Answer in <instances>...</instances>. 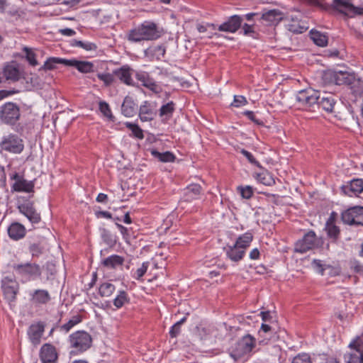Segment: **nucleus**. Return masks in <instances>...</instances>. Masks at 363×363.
Instances as JSON below:
<instances>
[{"mask_svg": "<svg viewBox=\"0 0 363 363\" xmlns=\"http://www.w3.org/2000/svg\"><path fill=\"white\" fill-rule=\"evenodd\" d=\"M326 79L336 85H345L357 95L363 92V81L357 77L354 72L347 71H328L325 74Z\"/></svg>", "mask_w": 363, "mask_h": 363, "instance_id": "f257e3e1", "label": "nucleus"}, {"mask_svg": "<svg viewBox=\"0 0 363 363\" xmlns=\"http://www.w3.org/2000/svg\"><path fill=\"white\" fill-rule=\"evenodd\" d=\"M162 35V31L152 21H145L138 27L130 30L126 38L131 43H140L144 40H155Z\"/></svg>", "mask_w": 363, "mask_h": 363, "instance_id": "f03ea898", "label": "nucleus"}, {"mask_svg": "<svg viewBox=\"0 0 363 363\" xmlns=\"http://www.w3.org/2000/svg\"><path fill=\"white\" fill-rule=\"evenodd\" d=\"M311 4L318 6L323 10H328L333 7L340 13L350 18L356 16H363V8L354 6L348 0H333L331 6L326 2V0H308Z\"/></svg>", "mask_w": 363, "mask_h": 363, "instance_id": "7ed1b4c3", "label": "nucleus"}, {"mask_svg": "<svg viewBox=\"0 0 363 363\" xmlns=\"http://www.w3.org/2000/svg\"><path fill=\"white\" fill-rule=\"evenodd\" d=\"M13 270L21 279L22 281H29L40 278L42 274L40 266L31 262L14 264Z\"/></svg>", "mask_w": 363, "mask_h": 363, "instance_id": "20e7f679", "label": "nucleus"}, {"mask_svg": "<svg viewBox=\"0 0 363 363\" xmlns=\"http://www.w3.org/2000/svg\"><path fill=\"white\" fill-rule=\"evenodd\" d=\"M323 245L322 238H318L315 233L311 230L298 240L294 245V252L303 254L310 250L320 248Z\"/></svg>", "mask_w": 363, "mask_h": 363, "instance_id": "39448f33", "label": "nucleus"}, {"mask_svg": "<svg viewBox=\"0 0 363 363\" xmlns=\"http://www.w3.org/2000/svg\"><path fill=\"white\" fill-rule=\"evenodd\" d=\"M21 111L18 104L6 102L0 106V122L4 125L14 126L21 119Z\"/></svg>", "mask_w": 363, "mask_h": 363, "instance_id": "423d86ee", "label": "nucleus"}, {"mask_svg": "<svg viewBox=\"0 0 363 363\" xmlns=\"http://www.w3.org/2000/svg\"><path fill=\"white\" fill-rule=\"evenodd\" d=\"M70 347L74 349L70 354L82 353L89 349L92 344V337L90 334L84 330H78L69 337Z\"/></svg>", "mask_w": 363, "mask_h": 363, "instance_id": "0eeeda50", "label": "nucleus"}, {"mask_svg": "<svg viewBox=\"0 0 363 363\" xmlns=\"http://www.w3.org/2000/svg\"><path fill=\"white\" fill-rule=\"evenodd\" d=\"M255 346V339L250 335L244 336L230 350V356L238 361L248 354Z\"/></svg>", "mask_w": 363, "mask_h": 363, "instance_id": "6e6552de", "label": "nucleus"}, {"mask_svg": "<svg viewBox=\"0 0 363 363\" xmlns=\"http://www.w3.org/2000/svg\"><path fill=\"white\" fill-rule=\"evenodd\" d=\"M1 289L4 299H6L9 304L16 301V296L19 293L20 284L14 277H4L1 281Z\"/></svg>", "mask_w": 363, "mask_h": 363, "instance_id": "1a4fd4ad", "label": "nucleus"}, {"mask_svg": "<svg viewBox=\"0 0 363 363\" xmlns=\"http://www.w3.org/2000/svg\"><path fill=\"white\" fill-rule=\"evenodd\" d=\"M318 99H320V93L312 89L301 90L296 95V101L304 108L314 111Z\"/></svg>", "mask_w": 363, "mask_h": 363, "instance_id": "9d476101", "label": "nucleus"}, {"mask_svg": "<svg viewBox=\"0 0 363 363\" xmlns=\"http://www.w3.org/2000/svg\"><path fill=\"white\" fill-rule=\"evenodd\" d=\"M342 221L349 225L363 226V206H354L341 213Z\"/></svg>", "mask_w": 363, "mask_h": 363, "instance_id": "9b49d317", "label": "nucleus"}, {"mask_svg": "<svg viewBox=\"0 0 363 363\" xmlns=\"http://www.w3.org/2000/svg\"><path fill=\"white\" fill-rule=\"evenodd\" d=\"M10 179L13 180L11 190L16 192L33 193L35 182L25 179L23 174L14 172L10 174Z\"/></svg>", "mask_w": 363, "mask_h": 363, "instance_id": "f8f14e48", "label": "nucleus"}, {"mask_svg": "<svg viewBox=\"0 0 363 363\" xmlns=\"http://www.w3.org/2000/svg\"><path fill=\"white\" fill-rule=\"evenodd\" d=\"M0 147L2 150L14 153H21L24 148L23 140L18 135L14 134H9L4 136L0 143Z\"/></svg>", "mask_w": 363, "mask_h": 363, "instance_id": "ddd939ff", "label": "nucleus"}, {"mask_svg": "<svg viewBox=\"0 0 363 363\" xmlns=\"http://www.w3.org/2000/svg\"><path fill=\"white\" fill-rule=\"evenodd\" d=\"M351 352L347 363H363V335L356 337L349 345Z\"/></svg>", "mask_w": 363, "mask_h": 363, "instance_id": "4468645a", "label": "nucleus"}, {"mask_svg": "<svg viewBox=\"0 0 363 363\" xmlns=\"http://www.w3.org/2000/svg\"><path fill=\"white\" fill-rule=\"evenodd\" d=\"M39 357L42 363H57L58 360L57 349L50 343L43 345L40 350Z\"/></svg>", "mask_w": 363, "mask_h": 363, "instance_id": "2eb2a0df", "label": "nucleus"}, {"mask_svg": "<svg viewBox=\"0 0 363 363\" xmlns=\"http://www.w3.org/2000/svg\"><path fill=\"white\" fill-rule=\"evenodd\" d=\"M156 103L145 101L140 105L138 111V116L141 121H152L157 114Z\"/></svg>", "mask_w": 363, "mask_h": 363, "instance_id": "dca6fc26", "label": "nucleus"}, {"mask_svg": "<svg viewBox=\"0 0 363 363\" xmlns=\"http://www.w3.org/2000/svg\"><path fill=\"white\" fill-rule=\"evenodd\" d=\"M18 208L19 209V211L23 214L31 223L36 224L40 221V214L37 212L33 202L26 201L20 204Z\"/></svg>", "mask_w": 363, "mask_h": 363, "instance_id": "f3484780", "label": "nucleus"}, {"mask_svg": "<svg viewBox=\"0 0 363 363\" xmlns=\"http://www.w3.org/2000/svg\"><path fill=\"white\" fill-rule=\"evenodd\" d=\"M243 18L238 15H233L228 18L226 21L218 27L221 32L235 33L242 26Z\"/></svg>", "mask_w": 363, "mask_h": 363, "instance_id": "a211bd4d", "label": "nucleus"}, {"mask_svg": "<svg viewBox=\"0 0 363 363\" xmlns=\"http://www.w3.org/2000/svg\"><path fill=\"white\" fill-rule=\"evenodd\" d=\"M341 191L347 196H357L363 191V179H353L347 184L341 186Z\"/></svg>", "mask_w": 363, "mask_h": 363, "instance_id": "6ab92c4d", "label": "nucleus"}, {"mask_svg": "<svg viewBox=\"0 0 363 363\" xmlns=\"http://www.w3.org/2000/svg\"><path fill=\"white\" fill-rule=\"evenodd\" d=\"M336 98V96L331 93H324L322 96L320 95L316 108H321L328 113H332L337 101Z\"/></svg>", "mask_w": 363, "mask_h": 363, "instance_id": "aec40b11", "label": "nucleus"}, {"mask_svg": "<svg viewBox=\"0 0 363 363\" xmlns=\"http://www.w3.org/2000/svg\"><path fill=\"white\" fill-rule=\"evenodd\" d=\"M44 330L45 324L43 322L32 324L29 327L28 330V335L32 344L34 345L40 344Z\"/></svg>", "mask_w": 363, "mask_h": 363, "instance_id": "412c9836", "label": "nucleus"}, {"mask_svg": "<svg viewBox=\"0 0 363 363\" xmlns=\"http://www.w3.org/2000/svg\"><path fill=\"white\" fill-rule=\"evenodd\" d=\"M133 69L128 65H123L120 68L114 69V78L116 77L122 83L132 86L133 85V80L132 78Z\"/></svg>", "mask_w": 363, "mask_h": 363, "instance_id": "4be33fe9", "label": "nucleus"}, {"mask_svg": "<svg viewBox=\"0 0 363 363\" xmlns=\"http://www.w3.org/2000/svg\"><path fill=\"white\" fill-rule=\"evenodd\" d=\"M334 213L330 216L325 223V230L328 238L333 243H337L340 236V227L335 224V218L333 217Z\"/></svg>", "mask_w": 363, "mask_h": 363, "instance_id": "5701e85b", "label": "nucleus"}, {"mask_svg": "<svg viewBox=\"0 0 363 363\" xmlns=\"http://www.w3.org/2000/svg\"><path fill=\"white\" fill-rule=\"evenodd\" d=\"M50 300L49 291L45 289H35L30 294V301L35 306L46 305Z\"/></svg>", "mask_w": 363, "mask_h": 363, "instance_id": "b1692460", "label": "nucleus"}, {"mask_svg": "<svg viewBox=\"0 0 363 363\" xmlns=\"http://www.w3.org/2000/svg\"><path fill=\"white\" fill-rule=\"evenodd\" d=\"M65 66L75 67L82 73H91L94 71V65L88 61H80L76 59L67 60Z\"/></svg>", "mask_w": 363, "mask_h": 363, "instance_id": "393cba45", "label": "nucleus"}, {"mask_svg": "<svg viewBox=\"0 0 363 363\" xmlns=\"http://www.w3.org/2000/svg\"><path fill=\"white\" fill-rule=\"evenodd\" d=\"M9 237L15 241L23 239L26 234V229L18 222L12 223L7 229Z\"/></svg>", "mask_w": 363, "mask_h": 363, "instance_id": "a878e982", "label": "nucleus"}, {"mask_svg": "<svg viewBox=\"0 0 363 363\" xmlns=\"http://www.w3.org/2000/svg\"><path fill=\"white\" fill-rule=\"evenodd\" d=\"M202 187L200 184H189L184 189V201L186 202H191L194 200L199 199Z\"/></svg>", "mask_w": 363, "mask_h": 363, "instance_id": "bb28decb", "label": "nucleus"}, {"mask_svg": "<svg viewBox=\"0 0 363 363\" xmlns=\"http://www.w3.org/2000/svg\"><path fill=\"white\" fill-rule=\"evenodd\" d=\"M138 110V106L131 96H126L121 105V113L125 117L134 116Z\"/></svg>", "mask_w": 363, "mask_h": 363, "instance_id": "cd10ccee", "label": "nucleus"}, {"mask_svg": "<svg viewBox=\"0 0 363 363\" xmlns=\"http://www.w3.org/2000/svg\"><path fill=\"white\" fill-rule=\"evenodd\" d=\"M4 77L8 81L17 82L20 79V72L16 64H7L3 69Z\"/></svg>", "mask_w": 363, "mask_h": 363, "instance_id": "c85d7f7f", "label": "nucleus"}, {"mask_svg": "<svg viewBox=\"0 0 363 363\" xmlns=\"http://www.w3.org/2000/svg\"><path fill=\"white\" fill-rule=\"evenodd\" d=\"M138 80L142 82L143 86L149 89L150 90L157 93L159 91V86L156 82L150 77L149 74L146 72L136 74Z\"/></svg>", "mask_w": 363, "mask_h": 363, "instance_id": "c756f323", "label": "nucleus"}, {"mask_svg": "<svg viewBox=\"0 0 363 363\" xmlns=\"http://www.w3.org/2000/svg\"><path fill=\"white\" fill-rule=\"evenodd\" d=\"M166 48L163 45L151 46L145 50V55L152 60H160L165 55Z\"/></svg>", "mask_w": 363, "mask_h": 363, "instance_id": "7c9ffc66", "label": "nucleus"}, {"mask_svg": "<svg viewBox=\"0 0 363 363\" xmlns=\"http://www.w3.org/2000/svg\"><path fill=\"white\" fill-rule=\"evenodd\" d=\"M245 254L244 250L237 247L235 244L233 246H228L226 248L227 257L233 262H239L241 260Z\"/></svg>", "mask_w": 363, "mask_h": 363, "instance_id": "2f4dec72", "label": "nucleus"}, {"mask_svg": "<svg viewBox=\"0 0 363 363\" xmlns=\"http://www.w3.org/2000/svg\"><path fill=\"white\" fill-rule=\"evenodd\" d=\"M175 103L169 101L165 104H163L159 110V116L162 118V121H169L173 115L175 111Z\"/></svg>", "mask_w": 363, "mask_h": 363, "instance_id": "473e14b6", "label": "nucleus"}, {"mask_svg": "<svg viewBox=\"0 0 363 363\" xmlns=\"http://www.w3.org/2000/svg\"><path fill=\"white\" fill-rule=\"evenodd\" d=\"M124 258L117 255H111L102 261V264L108 269H115L123 264Z\"/></svg>", "mask_w": 363, "mask_h": 363, "instance_id": "72a5a7b5", "label": "nucleus"}, {"mask_svg": "<svg viewBox=\"0 0 363 363\" xmlns=\"http://www.w3.org/2000/svg\"><path fill=\"white\" fill-rule=\"evenodd\" d=\"M262 18L270 23H274L282 20L283 13L278 9L269 10L262 14Z\"/></svg>", "mask_w": 363, "mask_h": 363, "instance_id": "f704fd0d", "label": "nucleus"}, {"mask_svg": "<svg viewBox=\"0 0 363 363\" xmlns=\"http://www.w3.org/2000/svg\"><path fill=\"white\" fill-rule=\"evenodd\" d=\"M150 152L154 157L158 159L162 162H172L176 160L175 155L169 151L160 152L156 149H152Z\"/></svg>", "mask_w": 363, "mask_h": 363, "instance_id": "c9c22d12", "label": "nucleus"}, {"mask_svg": "<svg viewBox=\"0 0 363 363\" xmlns=\"http://www.w3.org/2000/svg\"><path fill=\"white\" fill-rule=\"evenodd\" d=\"M28 251L33 259L38 258L44 253L45 247L40 241L30 242Z\"/></svg>", "mask_w": 363, "mask_h": 363, "instance_id": "e433bc0d", "label": "nucleus"}, {"mask_svg": "<svg viewBox=\"0 0 363 363\" xmlns=\"http://www.w3.org/2000/svg\"><path fill=\"white\" fill-rule=\"evenodd\" d=\"M253 240V235L251 232H246L242 235L239 236L235 243L237 247L242 250H245L248 247Z\"/></svg>", "mask_w": 363, "mask_h": 363, "instance_id": "4c0bfd02", "label": "nucleus"}, {"mask_svg": "<svg viewBox=\"0 0 363 363\" xmlns=\"http://www.w3.org/2000/svg\"><path fill=\"white\" fill-rule=\"evenodd\" d=\"M310 36L313 43L320 47H324L328 44V36L317 30H311Z\"/></svg>", "mask_w": 363, "mask_h": 363, "instance_id": "58836bf2", "label": "nucleus"}, {"mask_svg": "<svg viewBox=\"0 0 363 363\" xmlns=\"http://www.w3.org/2000/svg\"><path fill=\"white\" fill-rule=\"evenodd\" d=\"M262 169V171L261 172L256 174V179L260 183L267 186H271L274 184L275 183V181L272 175L267 170H264L263 168Z\"/></svg>", "mask_w": 363, "mask_h": 363, "instance_id": "ea45409f", "label": "nucleus"}, {"mask_svg": "<svg viewBox=\"0 0 363 363\" xmlns=\"http://www.w3.org/2000/svg\"><path fill=\"white\" fill-rule=\"evenodd\" d=\"M130 302V298L126 291L121 290L118 291V295L113 299V303L117 308H122L126 303Z\"/></svg>", "mask_w": 363, "mask_h": 363, "instance_id": "a19ab883", "label": "nucleus"}, {"mask_svg": "<svg viewBox=\"0 0 363 363\" xmlns=\"http://www.w3.org/2000/svg\"><path fill=\"white\" fill-rule=\"evenodd\" d=\"M66 61L67 59L59 57H50L45 62L43 66L40 67V70H52L56 68V64H62L65 65Z\"/></svg>", "mask_w": 363, "mask_h": 363, "instance_id": "79ce46f5", "label": "nucleus"}, {"mask_svg": "<svg viewBox=\"0 0 363 363\" xmlns=\"http://www.w3.org/2000/svg\"><path fill=\"white\" fill-rule=\"evenodd\" d=\"M116 290V287L113 284L108 282H105L101 284L99 293L101 296L109 297L111 296Z\"/></svg>", "mask_w": 363, "mask_h": 363, "instance_id": "37998d69", "label": "nucleus"}, {"mask_svg": "<svg viewBox=\"0 0 363 363\" xmlns=\"http://www.w3.org/2000/svg\"><path fill=\"white\" fill-rule=\"evenodd\" d=\"M71 45L75 47H79L86 51L96 50L97 46L95 43L91 42H84L82 40H72Z\"/></svg>", "mask_w": 363, "mask_h": 363, "instance_id": "c03bdc74", "label": "nucleus"}, {"mask_svg": "<svg viewBox=\"0 0 363 363\" xmlns=\"http://www.w3.org/2000/svg\"><path fill=\"white\" fill-rule=\"evenodd\" d=\"M126 128H128L130 130H131L132 134L134 137L138 139H143L144 134L143 130L139 127V125L136 123H133L130 122H126L125 123Z\"/></svg>", "mask_w": 363, "mask_h": 363, "instance_id": "a18cd8bd", "label": "nucleus"}, {"mask_svg": "<svg viewBox=\"0 0 363 363\" xmlns=\"http://www.w3.org/2000/svg\"><path fill=\"white\" fill-rule=\"evenodd\" d=\"M82 321V317L79 315H74L67 323L60 326V330L65 333L69 332L74 325Z\"/></svg>", "mask_w": 363, "mask_h": 363, "instance_id": "49530a36", "label": "nucleus"}, {"mask_svg": "<svg viewBox=\"0 0 363 363\" xmlns=\"http://www.w3.org/2000/svg\"><path fill=\"white\" fill-rule=\"evenodd\" d=\"M289 30L294 33H302L307 30L305 26H301L299 23L292 18V23L288 25Z\"/></svg>", "mask_w": 363, "mask_h": 363, "instance_id": "de8ad7c7", "label": "nucleus"}, {"mask_svg": "<svg viewBox=\"0 0 363 363\" xmlns=\"http://www.w3.org/2000/svg\"><path fill=\"white\" fill-rule=\"evenodd\" d=\"M99 110L103 113V115L113 121L114 117L112 115L111 110L108 104L104 101H101L99 104Z\"/></svg>", "mask_w": 363, "mask_h": 363, "instance_id": "09e8293b", "label": "nucleus"}, {"mask_svg": "<svg viewBox=\"0 0 363 363\" xmlns=\"http://www.w3.org/2000/svg\"><path fill=\"white\" fill-rule=\"evenodd\" d=\"M97 77L104 83L106 86H110L114 82L113 72L110 73H98Z\"/></svg>", "mask_w": 363, "mask_h": 363, "instance_id": "8fccbe9b", "label": "nucleus"}, {"mask_svg": "<svg viewBox=\"0 0 363 363\" xmlns=\"http://www.w3.org/2000/svg\"><path fill=\"white\" fill-rule=\"evenodd\" d=\"M23 51L26 52V58L31 66H36L38 62L36 60V55L31 50V49L25 47Z\"/></svg>", "mask_w": 363, "mask_h": 363, "instance_id": "3c124183", "label": "nucleus"}, {"mask_svg": "<svg viewBox=\"0 0 363 363\" xmlns=\"http://www.w3.org/2000/svg\"><path fill=\"white\" fill-rule=\"evenodd\" d=\"M291 363H312V361L308 354L301 353L294 357Z\"/></svg>", "mask_w": 363, "mask_h": 363, "instance_id": "603ef678", "label": "nucleus"}, {"mask_svg": "<svg viewBox=\"0 0 363 363\" xmlns=\"http://www.w3.org/2000/svg\"><path fill=\"white\" fill-rule=\"evenodd\" d=\"M148 267H149L148 262H143L142 264V266L135 271V274H133V277L137 280H140L142 279V277L146 273V272L148 269Z\"/></svg>", "mask_w": 363, "mask_h": 363, "instance_id": "864d4df0", "label": "nucleus"}, {"mask_svg": "<svg viewBox=\"0 0 363 363\" xmlns=\"http://www.w3.org/2000/svg\"><path fill=\"white\" fill-rule=\"evenodd\" d=\"M240 152L247 159L250 163L262 169L260 163L255 158L252 154L245 149H242Z\"/></svg>", "mask_w": 363, "mask_h": 363, "instance_id": "5fc2aeb1", "label": "nucleus"}, {"mask_svg": "<svg viewBox=\"0 0 363 363\" xmlns=\"http://www.w3.org/2000/svg\"><path fill=\"white\" fill-rule=\"evenodd\" d=\"M238 189L240 191L242 197L244 199H249L253 195L252 188L250 186H246L245 187L239 186Z\"/></svg>", "mask_w": 363, "mask_h": 363, "instance_id": "6e6d98bb", "label": "nucleus"}, {"mask_svg": "<svg viewBox=\"0 0 363 363\" xmlns=\"http://www.w3.org/2000/svg\"><path fill=\"white\" fill-rule=\"evenodd\" d=\"M312 267H313V269L317 272H318L319 274H320L321 275H323L324 274V272L325 270V267L326 265L325 264H323L322 263V261L320 260V259H313L312 261Z\"/></svg>", "mask_w": 363, "mask_h": 363, "instance_id": "4d7b16f0", "label": "nucleus"}, {"mask_svg": "<svg viewBox=\"0 0 363 363\" xmlns=\"http://www.w3.org/2000/svg\"><path fill=\"white\" fill-rule=\"evenodd\" d=\"M350 269L353 270L354 272L363 274V265L357 260L353 259L350 262Z\"/></svg>", "mask_w": 363, "mask_h": 363, "instance_id": "13d9d810", "label": "nucleus"}, {"mask_svg": "<svg viewBox=\"0 0 363 363\" xmlns=\"http://www.w3.org/2000/svg\"><path fill=\"white\" fill-rule=\"evenodd\" d=\"M55 267L52 264L48 263L46 265L47 280H53L56 274Z\"/></svg>", "mask_w": 363, "mask_h": 363, "instance_id": "bf43d9fd", "label": "nucleus"}, {"mask_svg": "<svg viewBox=\"0 0 363 363\" xmlns=\"http://www.w3.org/2000/svg\"><path fill=\"white\" fill-rule=\"evenodd\" d=\"M247 104V101L245 96H235L233 102L231 104V106L235 107H240L242 106L246 105Z\"/></svg>", "mask_w": 363, "mask_h": 363, "instance_id": "052dcab7", "label": "nucleus"}, {"mask_svg": "<svg viewBox=\"0 0 363 363\" xmlns=\"http://www.w3.org/2000/svg\"><path fill=\"white\" fill-rule=\"evenodd\" d=\"M318 363H340V361L333 356L323 354L321 357H320Z\"/></svg>", "mask_w": 363, "mask_h": 363, "instance_id": "680f3d73", "label": "nucleus"}, {"mask_svg": "<svg viewBox=\"0 0 363 363\" xmlns=\"http://www.w3.org/2000/svg\"><path fill=\"white\" fill-rule=\"evenodd\" d=\"M243 114L247 116L250 121H253L254 123L258 124V125H262L263 122L259 121L255 117V115L253 111H245Z\"/></svg>", "mask_w": 363, "mask_h": 363, "instance_id": "e2e57ef3", "label": "nucleus"}, {"mask_svg": "<svg viewBox=\"0 0 363 363\" xmlns=\"http://www.w3.org/2000/svg\"><path fill=\"white\" fill-rule=\"evenodd\" d=\"M18 91L17 90H15V89H11V90H5V89H2V90H0V101L1 100H3L5 98H7L10 96H12L16 93H18Z\"/></svg>", "mask_w": 363, "mask_h": 363, "instance_id": "0e129e2a", "label": "nucleus"}, {"mask_svg": "<svg viewBox=\"0 0 363 363\" xmlns=\"http://www.w3.org/2000/svg\"><path fill=\"white\" fill-rule=\"evenodd\" d=\"M242 32L244 35L250 36H253V35L255 33L252 26L247 23H244L242 25Z\"/></svg>", "mask_w": 363, "mask_h": 363, "instance_id": "69168bd1", "label": "nucleus"}, {"mask_svg": "<svg viewBox=\"0 0 363 363\" xmlns=\"http://www.w3.org/2000/svg\"><path fill=\"white\" fill-rule=\"evenodd\" d=\"M181 327L174 323L170 328L169 335L171 337H176L180 333Z\"/></svg>", "mask_w": 363, "mask_h": 363, "instance_id": "338daca9", "label": "nucleus"}, {"mask_svg": "<svg viewBox=\"0 0 363 363\" xmlns=\"http://www.w3.org/2000/svg\"><path fill=\"white\" fill-rule=\"evenodd\" d=\"M95 214L97 218H105L108 219L113 218L112 214L110 212L106 211H96Z\"/></svg>", "mask_w": 363, "mask_h": 363, "instance_id": "774afa93", "label": "nucleus"}]
</instances>
